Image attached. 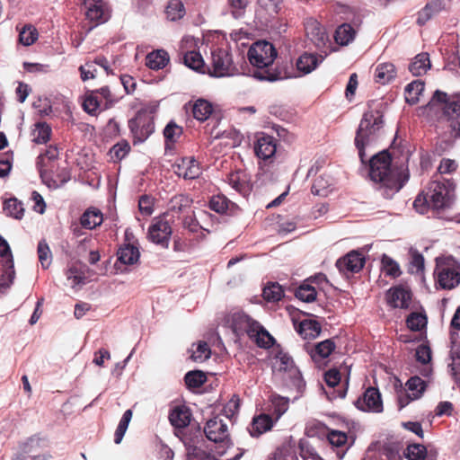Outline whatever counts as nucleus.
I'll list each match as a JSON object with an SVG mask.
<instances>
[{
    "instance_id": "nucleus-1",
    "label": "nucleus",
    "mask_w": 460,
    "mask_h": 460,
    "mask_svg": "<svg viewBox=\"0 0 460 460\" xmlns=\"http://www.w3.org/2000/svg\"><path fill=\"white\" fill-rule=\"evenodd\" d=\"M261 357L273 372H285L296 386L303 385V377L293 358L284 350L276 339L261 325Z\"/></svg>"
},
{
    "instance_id": "nucleus-2",
    "label": "nucleus",
    "mask_w": 460,
    "mask_h": 460,
    "mask_svg": "<svg viewBox=\"0 0 460 460\" xmlns=\"http://www.w3.org/2000/svg\"><path fill=\"white\" fill-rule=\"evenodd\" d=\"M454 197V188L449 181H433L417 196L413 207L420 214L432 211L439 215L452 208Z\"/></svg>"
},
{
    "instance_id": "nucleus-3",
    "label": "nucleus",
    "mask_w": 460,
    "mask_h": 460,
    "mask_svg": "<svg viewBox=\"0 0 460 460\" xmlns=\"http://www.w3.org/2000/svg\"><path fill=\"white\" fill-rule=\"evenodd\" d=\"M420 111L422 115L429 119L436 118L442 112L452 131L456 136L460 135V93L448 95L436 90L430 101Z\"/></svg>"
},
{
    "instance_id": "nucleus-4",
    "label": "nucleus",
    "mask_w": 460,
    "mask_h": 460,
    "mask_svg": "<svg viewBox=\"0 0 460 460\" xmlns=\"http://www.w3.org/2000/svg\"><path fill=\"white\" fill-rule=\"evenodd\" d=\"M386 103L381 100H372L368 102V109L364 113L358 128L356 132L355 145L358 150L361 161L364 163V147L370 144L377 132L383 128V116Z\"/></svg>"
},
{
    "instance_id": "nucleus-5",
    "label": "nucleus",
    "mask_w": 460,
    "mask_h": 460,
    "mask_svg": "<svg viewBox=\"0 0 460 460\" xmlns=\"http://www.w3.org/2000/svg\"><path fill=\"white\" fill-rule=\"evenodd\" d=\"M390 165L391 157L386 151L374 155L370 160L369 177L373 181L382 184L387 197L398 192L403 185L399 173L392 170Z\"/></svg>"
},
{
    "instance_id": "nucleus-6",
    "label": "nucleus",
    "mask_w": 460,
    "mask_h": 460,
    "mask_svg": "<svg viewBox=\"0 0 460 460\" xmlns=\"http://www.w3.org/2000/svg\"><path fill=\"white\" fill-rule=\"evenodd\" d=\"M289 400L278 394L270 396L269 401L261 412V434L270 431L280 418L288 410Z\"/></svg>"
},
{
    "instance_id": "nucleus-7",
    "label": "nucleus",
    "mask_w": 460,
    "mask_h": 460,
    "mask_svg": "<svg viewBox=\"0 0 460 460\" xmlns=\"http://www.w3.org/2000/svg\"><path fill=\"white\" fill-rule=\"evenodd\" d=\"M460 265L451 257L437 259L435 276L443 289H452L460 283Z\"/></svg>"
},
{
    "instance_id": "nucleus-8",
    "label": "nucleus",
    "mask_w": 460,
    "mask_h": 460,
    "mask_svg": "<svg viewBox=\"0 0 460 460\" xmlns=\"http://www.w3.org/2000/svg\"><path fill=\"white\" fill-rule=\"evenodd\" d=\"M231 327L234 333L242 338L247 336L259 346V323L244 313H234L231 317Z\"/></svg>"
},
{
    "instance_id": "nucleus-9",
    "label": "nucleus",
    "mask_w": 460,
    "mask_h": 460,
    "mask_svg": "<svg viewBox=\"0 0 460 460\" xmlns=\"http://www.w3.org/2000/svg\"><path fill=\"white\" fill-rule=\"evenodd\" d=\"M128 128L133 137V144L136 145L146 141L153 134L155 121L146 111H138L128 120Z\"/></svg>"
},
{
    "instance_id": "nucleus-10",
    "label": "nucleus",
    "mask_w": 460,
    "mask_h": 460,
    "mask_svg": "<svg viewBox=\"0 0 460 460\" xmlns=\"http://www.w3.org/2000/svg\"><path fill=\"white\" fill-rule=\"evenodd\" d=\"M277 57L278 51L274 45L270 41L261 40V81L274 82L281 78L279 70L268 68Z\"/></svg>"
},
{
    "instance_id": "nucleus-11",
    "label": "nucleus",
    "mask_w": 460,
    "mask_h": 460,
    "mask_svg": "<svg viewBox=\"0 0 460 460\" xmlns=\"http://www.w3.org/2000/svg\"><path fill=\"white\" fill-rule=\"evenodd\" d=\"M305 33L309 40L321 51L327 56L332 51L331 40L325 29L314 19H308L305 25Z\"/></svg>"
},
{
    "instance_id": "nucleus-12",
    "label": "nucleus",
    "mask_w": 460,
    "mask_h": 460,
    "mask_svg": "<svg viewBox=\"0 0 460 460\" xmlns=\"http://www.w3.org/2000/svg\"><path fill=\"white\" fill-rule=\"evenodd\" d=\"M172 230L165 217H155L148 228L149 241L162 247H168Z\"/></svg>"
},
{
    "instance_id": "nucleus-13",
    "label": "nucleus",
    "mask_w": 460,
    "mask_h": 460,
    "mask_svg": "<svg viewBox=\"0 0 460 460\" xmlns=\"http://www.w3.org/2000/svg\"><path fill=\"white\" fill-rule=\"evenodd\" d=\"M231 64V57L226 49H214L211 50V62L210 66H208L207 73L215 77L229 75Z\"/></svg>"
},
{
    "instance_id": "nucleus-14",
    "label": "nucleus",
    "mask_w": 460,
    "mask_h": 460,
    "mask_svg": "<svg viewBox=\"0 0 460 460\" xmlns=\"http://www.w3.org/2000/svg\"><path fill=\"white\" fill-rule=\"evenodd\" d=\"M86 19L96 26L110 18V9L104 0H84Z\"/></svg>"
},
{
    "instance_id": "nucleus-15",
    "label": "nucleus",
    "mask_w": 460,
    "mask_h": 460,
    "mask_svg": "<svg viewBox=\"0 0 460 460\" xmlns=\"http://www.w3.org/2000/svg\"><path fill=\"white\" fill-rule=\"evenodd\" d=\"M356 407L363 411L382 412L383 402L378 389L368 387L355 402Z\"/></svg>"
},
{
    "instance_id": "nucleus-16",
    "label": "nucleus",
    "mask_w": 460,
    "mask_h": 460,
    "mask_svg": "<svg viewBox=\"0 0 460 460\" xmlns=\"http://www.w3.org/2000/svg\"><path fill=\"white\" fill-rule=\"evenodd\" d=\"M407 392L398 396L400 409L407 406L410 402L419 399L426 389V383L419 376L411 377L406 383Z\"/></svg>"
},
{
    "instance_id": "nucleus-17",
    "label": "nucleus",
    "mask_w": 460,
    "mask_h": 460,
    "mask_svg": "<svg viewBox=\"0 0 460 460\" xmlns=\"http://www.w3.org/2000/svg\"><path fill=\"white\" fill-rule=\"evenodd\" d=\"M204 433L208 440L215 443L226 442L229 438L227 424L218 416L207 421Z\"/></svg>"
},
{
    "instance_id": "nucleus-18",
    "label": "nucleus",
    "mask_w": 460,
    "mask_h": 460,
    "mask_svg": "<svg viewBox=\"0 0 460 460\" xmlns=\"http://www.w3.org/2000/svg\"><path fill=\"white\" fill-rule=\"evenodd\" d=\"M365 264V258L357 251L349 252L337 261L336 266L343 274L358 272Z\"/></svg>"
},
{
    "instance_id": "nucleus-19",
    "label": "nucleus",
    "mask_w": 460,
    "mask_h": 460,
    "mask_svg": "<svg viewBox=\"0 0 460 460\" xmlns=\"http://www.w3.org/2000/svg\"><path fill=\"white\" fill-rule=\"evenodd\" d=\"M386 297L393 307L406 309L411 301V292L407 287L397 286L388 290Z\"/></svg>"
},
{
    "instance_id": "nucleus-20",
    "label": "nucleus",
    "mask_w": 460,
    "mask_h": 460,
    "mask_svg": "<svg viewBox=\"0 0 460 460\" xmlns=\"http://www.w3.org/2000/svg\"><path fill=\"white\" fill-rule=\"evenodd\" d=\"M226 179L229 185L243 197H247L251 193L252 184L244 171L231 172L227 174Z\"/></svg>"
},
{
    "instance_id": "nucleus-21",
    "label": "nucleus",
    "mask_w": 460,
    "mask_h": 460,
    "mask_svg": "<svg viewBox=\"0 0 460 460\" xmlns=\"http://www.w3.org/2000/svg\"><path fill=\"white\" fill-rule=\"evenodd\" d=\"M208 208L217 214L229 216L239 210V207L224 194L213 195L208 201Z\"/></svg>"
},
{
    "instance_id": "nucleus-22",
    "label": "nucleus",
    "mask_w": 460,
    "mask_h": 460,
    "mask_svg": "<svg viewBox=\"0 0 460 460\" xmlns=\"http://www.w3.org/2000/svg\"><path fill=\"white\" fill-rule=\"evenodd\" d=\"M191 417L190 408L184 404L172 407L169 412L170 423L176 429L187 427L191 420Z\"/></svg>"
},
{
    "instance_id": "nucleus-23",
    "label": "nucleus",
    "mask_w": 460,
    "mask_h": 460,
    "mask_svg": "<svg viewBox=\"0 0 460 460\" xmlns=\"http://www.w3.org/2000/svg\"><path fill=\"white\" fill-rule=\"evenodd\" d=\"M175 172L184 179H196L201 173L199 164L193 157H184L177 164Z\"/></svg>"
},
{
    "instance_id": "nucleus-24",
    "label": "nucleus",
    "mask_w": 460,
    "mask_h": 460,
    "mask_svg": "<svg viewBox=\"0 0 460 460\" xmlns=\"http://www.w3.org/2000/svg\"><path fill=\"white\" fill-rule=\"evenodd\" d=\"M179 58L189 68L202 74L207 73L208 66H206L202 56L199 51H181L179 54Z\"/></svg>"
},
{
    "instance_id": "nucleus-25",
    "label": "nucleus",
    "mask_w": 460,
    "mask_h": 460,
    "mask_svg": "<svg viewBox=\"0 0 460 460\" xmlns=\"http://www.w3.org/2000/svg\"><path fill=\"white\" fill-rule=\"evenodd\" d=\"M87 267L81 262L71 263L65 271L66 279L73 288L86 283Z\"/></svg>"
},
{
    "instance_id": "nucleus-26",
    "label": "nucleus",
    "mask_w": 460,
    "mask_h": 460,
    "mask_svg": "<svg viewBox=\"0 0 460 460\" xmlns=\"http://www.w3.org/2000/svg\"><path fill=\"white\" fill-rule=\"evenodd\" d=\"M58 149L56 146H49L44 154H40L37 158V167L41 177L46 176L49 171L53 168V163L58 158Z\"/></svg>"
},
{
    "instance_id": "nucleus-27",
    "label": "nucleus",
    "mask_w": 460,
    "mask_h": 460,
    "mask_svg": "<svg viewBox=\"0 0 460 460\" xmlns=\"http://www.w3.org/2000/svg\"><path fill=\"white\" fill-rule=\"evenodd\" d=\"M277 151V143L273 135L261 132V159L270 164Z\"/></svg>"
},
{
    "instance_id": "nucleus-28",
    "label": "nucleus",
    "mask_w": 460,
    "mask_h": 460,
    "mask_svg": "<svg viewBox=\"0 0 460 460\" xmlns=\"http://www.w3.org/2000/svg\"><path fill=\"white\" fill-rule=\"evenodd\" d=\"M326 56L321 53L318 56L312 53H305L296 61V67L305 74H309L323 62Z\"/></svg>"
},
{
    "instance_id": "nucleus-29",
    "label": "nucleus",
    "mask_w": 460,
    "mask_h": 460,
    "mask_svg": "<svg viewBox=\"0 0 460 460\" xmlns=\"http://www.w3.org/2000/svg\"><path fill=\"white\" fill-rule=\"evenodd\" d=\"M170 61L169 54L164 49H156L146 57V65L150 69L159 70L165 67Z\"/></svg>"
},
{
    "instance_id": "nucleus-30",
    "label": "nucleus",
    "mask_w": 460,
    "mask_h": 460,
    "mask_svg": "<svg viewBox=\"0 0 460 460\" xmlns=\"http://www.w3.org/2000/svg\"><path fill=\"white\" fill-rule=\"evenodd\" d=\"M442 9L443 4L440 0H431L418 13L417 23L419 25H424L431 18L439 13Z\"/></svg>"
},
{
    "instance_id": "nucleus-31",
    "label": "nucleus",
    "mask_w": 460,
    "mask_h": 460,
    "mask_svg": "<svg viewBox=\"0 0 460 460\" xmlns=\"http://www.w3.org/2000/svg\"><path fill=\"white\" fill-rule=\"evenodd\" d=\"M103 221V216L101 210L90 208L86 209L80 217V224L84 228L94 229L101 226Z\"/></svg>"
},
{
    "instance_id": "nucleus-32",
    "label": "nucleus",
    "mask_w": 460,
    "mask_h": 460,
    "mask_svg": "<svg viewBox=\"0 0 460 460\" xmlns=\"http://www.w3.org/2000/svg\"><path fill=\"white\" fill-rule=\"evenodd\" d=\"M396 76V69L394 64L386 62L378 64L375 70V80L376 83L385 84L390 83Z\"/></svg>"
},
{
    "instance_id": "nucleus-33",
    "label": "nucleus",
    "mask_w": 460,
    "mask_h": 460,
    "mask_svg": "<svg viewBox=\"0 0 460 460\" xmlns=\"http://www.w3.org/2000/svg\"><path fill=\"white\" fill-rule=\"evenodd\" d=\"M189 106L193 117L199 121L207 120L213 111L212 104L204 99H198L193 103L190 102Z\"/></svg>"
},
{
    "instance_id": "nucleus-34",
    "label": "nucleus",
    "mask_w": 460,
    "mask_h": 460,
    "mask_svg": "<svg viewBox=\"0 0 460 460\" xmlns=\"http://www.w3.org/2000/svg\"><path fill=\"white\" fill-rule=\"evenodd\" d=\"M321 324L313 319L303 320L296 327L297 332L304 339H315L321 333Z\"/></svg>"
},
{
    "instance_id": "nucleus-35",
    "label": "nucleus",
    "mask_w": 460,
    "mask_h": 460,
    "mask_svg": "<svg viewBox=\"0 0 460 460\" xmlns=\"http://www.w3.org/2000/svg\"><path fill=\"white\" fill-rule=\"evenodd\" d=\"M456 335H457L456 332H451L452 364L450 366L453 377L460 385V341H456Z\"/></svg>"
},
{
    "instance_id": "nucleus-36",
    "label": "nucleus",
    "mask_w": 460,
    "mask_h": 460,
    "mask_svg": "<svg viewBox=\"0 0 460 460\" xmlns=\"http://www.w3.org/2000/svg\"><path fill=\"white\" fill-rule=\"evenodd\" d=\"M430 60L428 53L418 54L409 65L410 72L415 75L420 76L427 73L430 68Z\"/></svg>"
},
{
    "instance_id": "nucleus-37",
    "label": "nucleus",
    "mask_w": 460,
    "mask_h": 460,
    "mask_svg": "<svg viewBox=\"0 0 460 460\" xmlns=\"http://www.w3.org/2000/svg\"><path fill=\"white\" fill-rule=\"evenodd\" d=\"M282 7V0H261V18L266 22L274 19Z\"/></svg>"
},
{
    "instance_id": "nucleus-38",
    "label": "nucleus",
    "mask_w": 460,
    "mask_h": 460,
    "mask_svg": "<svg viewBox=\"0 0 460 460\" xmlns=\"http://www.w3.org/2000/svg\"><path fill=\"white\" fill-rule=\"evenodd\" d=\"M261 296L266 303L275 304L284 296V289L278 282H269L263 288Z\"/></svg>"
},
{
    "instance_id": "nucleus-39",
    "label": "nucleus",
    "mask_w": 460,
    "mask_h": 460,
    "mask_svg": "<svg viewBox=\"0 0 460 460\" xmlns=\"http://www.w3.org/2000/svg\"><path fill=\"white\" fill-rule=\"evenodd\" d=\"M164 13L168 21H179L186 14L184 4L181 0H170L165 6Z\"/></svg>"
},
{
    "instance_id": "nucleus-40",
    "label": "nucleus",
    "mask_w": 460,
    "mask_h": 460,
    "mask_svg": "<svg viewBox=\"0 0 460 460\" xmlns=\"http://www.w3.org/2000/svg\"><path fill=\"white\" fill-rule=\"evenodd\" d=\"M139 251L131 243L125 244L118 251V259L123 264L132 265L139 259Z\"/></svg>"
},
{
    "instance_id": "nucleus-41",
    "label": "nucleus",
    "mask_w": 460,
    "mask_h": 460,
    "mask_svg": "<svg viewBox=\"0 0 460 460\" xmlns=\"http://www.w3.org/2000/svg\"><path fill=\"white\" fill-rule=\"evenodd\" d=\"M424 92V83L420 80H414L405 87V100L409 104H416Z\"/></svg>"
},
{
    "instance_id": "nucleus-42",
    "label": "nucleus",
    "mask_w": 460,
    "mask_h": 460,
    "mask_svg": "<svg viewBox=\"0 0 460 460\" xmlns=\"http://www.w3.org/2000/svg\"><path fill=\"white\" fill-rule=\"evenodd\" d=\"M213 137L220 140V146L229 149L239 146L241 143V137L234 129L224 130L221 133L217 132Z\"/></svg>"
},
{
    "instance_id": "nucleus-43",
    "label": "nucleus",
    "mask_w": 460,
    "mask_h": 460,
    "mask_svg": "<svg viewBox=\"0 0 460 460\" xmlns=\"http://www.w3.org/2000/svg\"><path fill=\"white\" fill-rule=\"evenodd\" d=\"M334 349V342L331 340H325L316 344L314 348L310 350V355L313 360L318 361L328 358Z\"/></svg>"
},
{
    "instance_id": "nucleus-44",
    "label": "nucleus",
    "mask_w": 460,
    "mask_h": 460,
    "mask_svg": "<svg viewBox=\"0 0 460 460\" xmlns=\"http://www.w3.org/2000/svg\"><path fill=\"white\" fill-rule=\"evenodd\" d=\"M356 36L355 29L349 23L340 25L335 31V40L341 46L349 45Z\"/></svg>"
},
{
    "instance_id": "nucleus-45",
    "label": "nucleus",
    "mask_w": 460,
    "mask_h": 460,
    "mask_svg": "<svg viewBox=\"0 0 460 460\" xmlns=\"http://www.w3.org/2000/svg\"><path fill=\"white\" fill-rule=\"evenodd\" d=\"M4 211L7 216L22 219L24 215V207L16 198H10L4 202Z\"/></svg>"
},
{
    "instance_id": "nucleus-46",
    "label": "nucleus",
    "mask_w": 460,
    "mask_h": 460,
    "mask_svg": "<svg viewBox=\"0 0 460 460\" xmlns=\"http://www.w3.org/2000/svg\"><path fill=\"white\" fill-rule=\"evenodd\" d=\"M51 135V128L46 122H38L32 130L33 142L36 144L47 143Z\"/></svg>"
},
{
    "instance_id": "nucleus-47",
    "label": "nucleus",
    "mask_w": 460,
    "mask_h": 460,
    "mask_svg": "<svg viewBox=\"0 0 460 460\" xmlns=\"http://www.w3.org/2000/svg\"><path fill=\"white\" fill-rule=\"evenodd\" d=\"M39 37L37 29L31 24H25L19 32V43L23 46L32 45Z\"/></svg>"
},
{
    "instance_id": "nucleus-48",
    "label": "nucleus",
    "mask_w": 460,
    "mask_h": 460,
    "mask_svg": "<svg viewBox=\"0 0 460 460\" xmlns=\"http://www.w3.org/2000/svg\"><path fill=\"white\" fill-rule=\"evenodd\" d=\"M188 460H217L215 456L208 453L190 442H185Z\"/></svg>"
},
{
    "instance_id": "nucleus-49",
    "label": "nucleus",
    "mask_w": 460,
    "mask_h": 460,
    "mask_svg": "<svg viewBox=\"0 0 460 460\" xmlns=\"http://www.w3.org/2000/svg\"><path fill=\"white\" fill-rule=\"evenodd\" d=\"M14 276L13 260L8 259L5 262V270L0 272V289L9 288L13 282Z\"/></svg>"
},
{
    "instance_id": "nucleus-50",
    "label": "nucleus",
    "mask_w": 460,
    "mask_h": 460,
    "mask_svg": "<svg viewBox=\"0 0 460 460\" xmlns=\"http://www.w3.org/2000/svg\"><path fill=\"white\" fill-rule=\"evenodd\" d=\"M37 253L39 261L43 269H49L52 262V253L46 240H41L38 243Z\"/></svg>"
},
{
    "instance_id": "nucleus-51",
    "label": "nucleus",
    "mask_w": 460,
    "mask_h": 460,
    "mask_svg": "<svg viewBox=\"0 0 460 460\" xmlns=\"http://www.w3.org/2000/svg\"><path fill=\"white\" fill-rule=\"evenodd\" d=\"M259 47V40L254 41L250 47L247 58L252 65V68H249V73H252L251 75L256 79H259V52L257 48Z\"/></svg>"
},
{
    "instance_id": "nucleus-52",
    "label": "nucleus",
    "mask_w": 460,
    "mask_h": 460,
    "mask_svg": "<svg viewBox=\"0 0 460 460\" xmlns=\"http://www.w3.org/2000/svg\"><path fill=\"white\" fill-rule=\"evenodd\" d=\"M182 133V128L177 125L173 120H171L164 129L165 143L174 144L181 137Z\"/></svg>"
},
{
    "instance_id": "nucleus-53",
    "label": "nucleus",
    "mask_w": 460,
    "mask_h": 460,
    "mask_svg": "<svg viewBox=\"0 0 460 460\" xmlns=\"http://www.w3.org/2000/svg\"><path fill=\"white\" fill-rule=\"evenodd\" d=\"M133 412L131 410H127L122 418L120 419L119 425L114 434V442L119 444L128 429V424L132 419Z\"/></svg>"
},
{
    "instance_id": "nucleus-54",
    "label": "nucleus",
    "mask_w": 460,
    "mask_h": 460,
    "mask_svg": "<svg viewBox=\"0 0 460 460\" xmlns=\"http://www.w3.org/2000/svg\"><path fill=\"white\" fill-rule=\"evenodd\" d=\"M206 380L205 374L199 370L190 371L184 376L185 384L189 388H199Z\"/></svg>"
},
{
    "instance_id": "nucleus-55",
    "label": "nucleus",
    "mask_w": 460,
    "mask_h": 460,
    "mask_svg": "<svg viewBox=\"0 0 460 460\" xmlns=\"http://www.w3.org/2000/svg\"><path fill=\"white\" fill-rule=\"evenodd\" d=\"M101 106V102L98 100L97 95L94 92H91L86 94L83 102L84 111L90 115H97Z\"/></svg>"
},
{
    "instance_id": "nucleus-56",
    "label": "nucleus",
    "mask_w": 460,
    "mask_h": 460,
    "mask_svg": "<svg viewBox=\"0 0 460 460\" xmlns=\"http://www.w3.org/2000/svg\"><path fill=\"white\" fill-rule=\"evenodd\" d=\"M381 261L383 271L385 272V275L395 278L401 274L398 263L388 255L383 254Z\"/></svg>"
},
{
    "instance_id": "nucleus-57",
    "label": "nucleus",
    "mask_w": 460,
    "mask_h": 460,
    "mask_svg": "<svg viewBox=\"0 0 460 460\" xmlns=\"http://www.w3.org/2000/svg\"><path fill=\"white\" fill-rule=\"evenodd\" d=\"M211 350L206 341H199L197 345L196 350L192 351L190 358L196 362H203L209 358Z\"/></svg>"
},
{
    "instance_id": "nucleus-58",
    "label": "nucleus",
    "mask_w": 460,
    "mask_h": 460,
    "mask_svg": "<svg viewBox=\"0 0 460 460\" xmlns=\"http://www.w3.org/2000/svg\"><path fill=\"white\" fill-rule=\"evenodd\" d=\"M331 183L329 180L324 176H319L314 180L312 186V193L318 196H327L330 190Z\"/></svg>"
},
{
    "instance_id": "nucleus-59",
    "label": "nucleus",
    "mask_w": 460,
    "mask_h": 460,
    "mask_svg": "<svg viewBox=\"0 0 460 460\" xmlns=\"http://www.w3.org/2000/svg\"><path fill=\"white\" fill-rule=\"evenodd\" d=\"M296 296L304 302H313L316 298V290L310 285H302L296 290Z\"/></svg>"
},
{
    "instance_id": "nucleus-60",
    "label": "nucleus",
    "mask_w": 460,
    "mask_h": 460,
    "mask_svg": "<svg viewBox=\"0 0 460 460\" xmlns=\"http://www.w3.org/2000/svg\"><path fill=\"white\" fill-rule=\"evenodd\" d=\"M406 323L411 331H420L426 325L427 319L421 314L412 313L408 316Z\"/></svg>"
},
{
    "instance_id": "nucleus-61",
    "label": "nucleus",
    "mask_w": 460,
    "mask_h": 460,
    "mask_svg": "<svg viewBox=\"0 0 460 460\" xmlns=\"http://www.w3.org/2000/svg\"><path fill=\"white\" fill-rule=\"evenodd\" d=\"M129 151H130L129 144L126 140H123V141L119 142L118 144L114 145L111 147L110 153H111L112 158H115V159L120 161L128 154Z\"/></svg>"
},
{
    "instance_id": "nucleus-62",
    "label": "nucleus",
    "mask_w": 460,
    "mask_h": 460,
    "mask_svg": "<svg viewBox=\"0 0 460 460\" xmlns=\"http://www.w3.org/2000/svg\"><path fill=\"white\" fill-rule=\"evenodd\" d=\"M427 450L424 446L420 444L410 445L407 447V457L410 460H423Z\"/></svg>"
},
{
    "instance_id": "nucleus-63",
    "label": "nucleus",
    "mask_w": 460,
    "mask_h": 460,
    "mask_svg": "<svg viewBox=\"0 0 460 460\" xmlns=\"http://www.w3.org/2000/svg\"><path fill=\"white\" fill-rule=\"evenodd\" d=\"M411 270L415 272H420L424 269V258L422 254H420L417 250L411 249Z\"/></svg>"
},
{
    "instance_id": "nucleus-64",
    "label": "nucleus",
    "mask_w": 460,
    "mask_h": 460,
    "mask_svg": "<svg viewBox=\"0 0 460 460\" xmlns=\"http://www.w3.org/2000/svg\"><path fill=\"white\" fill-rule=\"evenodd\" d=\"M348 437L345 432L339 430H331L328 433L329 442L335 447H341L347 442Z\"/></svg>"
}]
</instances>
